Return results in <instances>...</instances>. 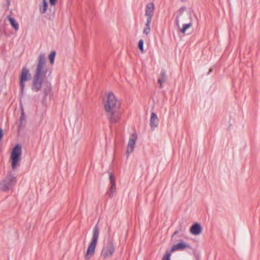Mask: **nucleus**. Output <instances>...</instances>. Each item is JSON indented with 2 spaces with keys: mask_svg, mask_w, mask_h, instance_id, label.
<instances>
[{
  "mask_svg": "<svg viewBox=\"0 0 260 260\" xmlns=\"http://www.w3.org/2000/svg\"><path fill=\"white\" fill-rule=\"evenodd\" d=\"M52 73V69L48 68L46 64V56L41 53L37 60V63L34 72L32 81L31 90L37 92L42 88L43 83L49 77Z\"/></svg>",
  "mask_w": 260,
  "mask_h": 260,
  "instance_id": "nucleus-1",
  "label": "nucleus"
},
{
  "mask_svg": "<svg viewBox=\"0 0 260 260\" xmlns=\"http://www.w3.org/2000/svg\"><path fill=\"white\" fill-rule=\"evenodd\" d=\"M120 105V102L113 93L110 92L108 94L104 103V109L107 118L111 123H116L120 119L121 114L119 109Z\"/></svg>",
  "mask_w": 260,
  "mask_h": 260,
  "instance_id": "nucleus-2",
  "label": "nucleus"
},
{
  "mask_svg": "<svg viewBox=\"0 0 260 260\" xmlns=\"http://www.w3.org/2000/svg\"><path fill=\"white\" fill-rule=\"evenodd\" d=\"M100 232L98 225H95L93 229L91 240L88 246L85 255L86 260H89L95 253V247L99 238Z\"/></svg>",
  "mask_w": 260,
  "mask_h": 260,
  "instance_id": "nucleus-3",
  "label": "nucleus"
},
{
  "mask_svg": "<svg viewBox=\"0 0 260 260\" xmlns=\"http://www.w3.org/2000/svg\"><path fill=\"white\" fill-rule=\"evenodd\" d=\"M191 21L190 13L185 11V8H181L178 11L176 18V23L178 27H180V23Z\"/></svg>",
  "mask_w": 260,
  "mask_h": 260,
  "instance_id": "nucleus-4",
  "label": "nucleus"
},
{
  "mask_svg": "<svg viewBox=\"0 0 260 260\" xmlns=\"http://www.w3.org/2000/svg\"><path fill=\"white\" fill-rule=\"evenodd\" d=\"M22 150L21 145L17 144L13 149L11 158L12 159V168L13 169H15L17 166L19 165V162L20 159V156L21 155Z\"/></svg>",
  "mask_w": 260,
  "mask_h": 260,
  "instance_id": "nucleus-5",
  "label": "nucleus"
},
{
  "mask_svg": "<svg viewBox=\"0 0 260 260\" xmlns=\"http://www.w3.org/2000/svg\"><path fill=\"white\" fill-rule=\"evenodd\" d=\"M16 178L11 174L8 175L5 179L0 182V190L7 191L16 183Z\"/></svg>",
  "mask_w": 260,
  "mask_h": 260,
  "instance_id": "nucleus-6",
  "label": "nucleus"
},
{
  "mask_svg": "<svg viewBox=\"0 0 260 260\" xmlns=\"http://www.w3.org/2000/svg\"><path fill=\"white\" fill-rule=\"evenodd\" d=\"M30 78L31 74L29 73V70L26 67L23 68L20 77V87L21 93H23L24 91L25 82L29 81Z\"/></svg>",
  "mask_w": 260,
  "mask_h": 260,
  "instance_id": "nucleus-7",
  "label": "nucleus"
},
{
  "mask_svg": "<svg viewBox=\"0 0 260 260\" xmlns=\"http://www.w3.org/2000/svg\"><path fill=\"white\" fill-rule=\"evenodd\" d=\"M114 251L115 248L113 242L109 241L102 250L101 256L104 258L110 257L113 255Z\"/></svg>",
  "mask_w": 260,
  "mask_h": 260,
  "instance_id": "nucleus-8",
  "label": "nucleus"
},
{
  "mask_svg": "<svg viewBox=\"0 0 260 260\" xmlns=\"http://www.w3.org/2000/svg\"><path fill=\"white\" fill-rule=\"evenodd\" d=\"M137 139V136L136 134H133L131 135L127 147L126 153L127 156L129 155V153L134 151Z\"/></svg>",
  "mask_w": 260,
  "mask_h": 260,
  "instance_id": "nucleus-9",
  "label": "nucleus"
},
{
  "mask_svg": "<svg viewBox=\"0 0 260 260\" xmlns=\"http://www.w3.org/2000/svg\"><path fill=\"white\" fill-rule=\"evenodd\" d=\"M109 179L110 181L111 186L107 191V193L110 198H112L114 193L116 191V184L115 177L111 173H109Z\"/></svg>",
  "mask_w": 260,
  "mask_h": 260,
  "instance_id": "nucleus-10",
  "label": "nucleus"
},
{
  "mask_svg": "<svg viewBox=\"0 0 260 260\" xmlns=\"http://www.w3.org/2000/svg\"><path fill=\"white\" fill-rule=\"evenodd\" d=\"M154 5L152 3H149L146 5L145 15L147 16V19L152 20L154 12Z\"/></svg>",
  "mask_w": 260,
  "mask_h": 260,
  "instance_id": "nucleus-11",
  "label": "nucleus"
},
{
  "mask_svg": "<svg viewBox=\"0 0 260 260\" xmlns=\"http://www.w3.org/2000/svg\"><path fill=\"white\" fill-rule=\"evenodd\" d=\"M188 248H190V245L184 242H182L174 245L171 249V252L181 251Z\"/></svg>",
  "mask_w": 260,
  "mask_h": 260,
  "instance_id": "nucleus-12",
  "label": "nucleus"
},
{
  "mask_svg": "<svg viewBox=\"0 0 260 260\" xmlns=\"http://www.w3.org/2000/svg\"><path fill=\"white\" fill-rule=\"evenodd\" d=\"M158 121V118L156 114L154 112L151 113L150 120V126L152 129H154L157 126Z\"/></svg>",
  "mask_w": 260,
  "mask_h": 260,
  "instance_id": "nucleus-13",
  "label": "nucleus"
},
{
  "mask_svg": "<svg viewBox=\"0 0 260 260\" xmlns=\"http://www.w3.org/2000/svg\"><path fill=\"white\" fill-rule=\"evenodd\" d=\"M190 232L193 235H199L202 232V227L198 223L193 224L190 228Z\"/></svg>",
  "mask_w": 260,
  "mask_h": 260,
  "instance_id": "nucleus-14",
  "label": "nucleus"
},
{
  "mask_svg": "<svg viewBox=\"0 0 260 260\" xmlns=\"http://www.w3.org/2000/svg\"><path fill=\"white\" fill-rule=\"evenodd\" d=\"M167 76L166 71L165 70H161L158 79V83L159 84L160 88L162 87V83L167 80Z\"/></svg>",
  "mask_w": 260,
  "mask_h": 260,
  "instance_id": "nucleus-15",
  "label": "nucleus"
},
{
  "mask_svg": "<svg viewBox=\"0 0 260 260\" xmlns=\"http://www.w3.org/2000/svg\"><path fill=\"white\" fill-rule=\"evenodd\" d=\"M152 20L147 19L146 22L145 23V26L143 29V34L146 36H148L149 34L151 28H150V24Z\"/></svg>",
  "mask_w": 260,
  "mask_h": 260,
  "instance_id": "nucleus-16",
  "label": "nucleus"
},
{
  "mask_svg": "<svg viewBox=\"0 0 260 260\" xmlns=\"http://www.w3.org/2000/svg\"><path fill=\"white\" fill-rule=\"evenodd\" d=\"M8 20L9 21L10 24L13 26V27L15 29V30H17L19 29V25L18 23L16 21L14 18L11 17V16L7 17Z\"/></svg>",
  "mask_w": 260,
  "mask_h": 260,
  "instance_id": "nucleus-17",
  "label": "nucleus"
},
{
  "mask_svg": "<svg viewBox=\"0 0 260 260\" xmlns=\"http://www.w3.org/2000/svg\"><path fill=\"white\" fill-rule=\"evenodd\" d=\"M192 26L191 21H189L187 23H183V26L182 28L178 27L180 32L183 34H184L187 29L189 28Z\"/></svg>",
  "mask_w": 260,
  "mask_h": 260,
  "instance_id": "nucleus-18",
  "label": "nucleus"
},
{
  "mask_svg": "<svg viewBox=\"0 0 260 260\" xmlns=\"http://www.w3.org/2000/svg\"><path fill=\"white\" fill-rule=\"evenodd\" d=\"M48 7V4L46 0H43V5L40 7V12L42 14L46 12Z\"/></svg>",
  "mask_w": 260,
  "mask_h": 260,
  "instance_id": "nucleus-19",
  "label": "nucleus"
},
{
  "mask_svg": "<svg viewBox=\"0 0 260 260\" xmlns=\"http://www.w3.org/2000/svg\"><path fill=\"white\" fill-rule=\"evenodd\" d=\"M56 55V52L54 51H53L51 52V53L49 55L48 58L51 64H53L54 62L55 56Z\"/></svg>",
  "mask_w": 260,
  "mask_h": 260,
  "instance_id": "nucleus-20",
  "label": "nucleus"
},
{
  "mask_svg": "<svg viewBox=\"0 0 260 260\" xmlns=\"http://www.w3.org/2000/svg\"><path fill=\"white\" fill-rule=\"evenodd\" d=\"M25 119V115H24V113L23 110H22L21 115V116H20V124L19 125V128H20V127L22 126L23 121H24Z\"/></svg>",
  "mask_w": 260,
  "mask_h": 260,
  "instance_id": "nucleus-21",
  "label": "nucleus"
},
{
  "mask_svg": "<svg viewBox=\"0 0 260 260\" xmlns=\"http://www.w3.org/2000/svg\"><path fill=\"white\" fill-rule=\"evenodd\" d=\"M171 254L170 252L167 251L166 254L163 256L162 260H171Z\"/></svg>",
  "mask_w": 260,
  "mask_h": 260,
  "instance_id": "nucleus-22",
  "label": "nucleus"
},
{
  "mask_svg": "<svg viewBox=\"0 0 260 260\" xmlns=\"http://www.w3.org/2000/svg\"><path fill=\"white\" fill-rule=\"evenodd\" d=\"M143 44H144L143 40L142 39L140 40L139 41L138 46L142 52H144Z\"/></svg>",
  "mask_w": 260,
  "mask_h": 260,
  "instance_id": "nucleus-23",
  "label": "nucleus"
},
{
  "mask_svg": "<svg viewBox=\"0 0 260 260\" xmlns=\"http://www.w3.org/2000/svg\"><path fill=\"white\" fill-rule=\"evenodd\" d=\"M57 0H49L50 4L51 6H54L56 3Z\"/></svg>",
  "mask_w": 260,
  "mask_h": 260,
  "instance_id": "nucleus-24",
  "label": "nucleus"
},
{
  "mask_svg": "<svg viewBox=\"0 0 260 260\" xmlns=\"http://www.w3.org/2000/svg\"><path fill=\"white\" fill-rule=\"evenodd\" d=\"M7 4H8V9L9 8V6L10 4V0H7Z\"/></svg>",
  "mask_w": 260,
  "mask_h": 260,
  "instance_id": "nucleus-25",
  "label": "nucleus"
},
{
  "mask_svg": "<svg viewBox=\"0 0 260 260\" xmlns=\"http://www.w3.org/2000/svg\"><path fill=\"white\" fill-rule=\"evenodd\" d=\"M178 233V232L177 231H175V232L174 233L173 235H172V237H173L174 236H175V235L177 234V233Z\"/></svg>",
  "mask_w": 260,
  "mask_h": 260,
  "instance_id": "nucleus-26",
  "label": "nucleus"
}]
</instances>
